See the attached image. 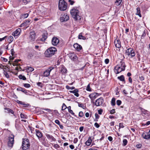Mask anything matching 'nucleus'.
Instances as JSON below:
<instances>
[{
  "mask_svg": "<svg viewBox=\"0 0 150 150\" xmlns=\"http://www.w3.org/2000/svg\"><path fill=\"white\" fill-rule=\"evenodd\" d=\"M14 136L11 134L8 138V146L10 147H12L14 144Z\"/></svg>",
  "mask_w": 150,
  "mask_h": 150,
  "instance_id": "obj_7",
  "label": "nucleus"
},
{
  "mask_svg": "<svg viewBox=\"0 0 150 150\" xmlns=\"http://www.w3.org/2000/svg\"><path fill=\"white\" fill-rule=\"evenodd\" d=\"M124 126L123 123H119V127L120 128H123Z\"/></svg>",
  "mask_w": 150,
  "mask_h": 150,
  "instance_id": "obj_55",
  "label": "nucleus"
},
{
  "mask_svg": "<svg viewBox=\"0 0 150 150\" xmlns=\"http://www.w3.org/2000/svg\"><path fill=\"white\" fill-rule=\"evenodd\" d=\"M116 103L117 105H120L121 104L122 102L120 100H117L116 101Z\"/></svg>",
  "mask_w": 150,
  "mask_h": 150,
  "instance_id": "obj_45",
  "label": "nucleus"
},
{
  "mask_svg": "<svg viewBox=\"0 0 150 150\" xmlns=\"http://www.w3.org/2000/svg\"><path fill=\"white\" fill-rule=\"evenodd\" d=\"M98 113L100 115H101L103 112L102 110L101 109H100L98 110Z\"/></svg>",
  "mask_w": 150,
  "mask_h": 150,
  "instance_id": "obj_59",
  "label": "nucleus"
},
{
  "mask_svg": "<svg viewBox=\"0 0 150 150\" xmlns=\"http://www.w3.org/2000/svg\"><path fill=\"white\" fill-rule=\"evenodd\" d=\"M125 54L131 58L132 57L135 55V53L134 50L131 48H128L126 50Z\"/></svg>",
  "mask_w": 150,
  "mask_h": 150,
  "instance_id": "obj_6",
  "label": "nucleus"
},
{
  "mask_svg": "<svg viewBox=\"0 0 150 150\" xmlns=\"http://www.w3.org/2000/svg\"><path fill=\"white\" fill-rule=\"evenodd\" d=\"M123 146H126L127 143V139H123Z\"/></svg>",
  "mask_w": 150,
  "mask_h": 150,
  "instance_id": "obj_39",
  "label": "nucleus"
},
{
  "mask_svg": "<svg viewBox=\"0 0 150 150\" xmlns=\"http://www.w3.org/2000/svg\"><path fill=\"white\" fill-rule=\"evenodd\" d=\"M30 21L29 20H26L24 22L26 25H28L29 24V23L30 22Z\"/></svg>",
  "mask_w": 150,
  "mask_h": 150,
  "instance_id": "obj_54",
  "label": "nucleus"
},
{
  "mask_svg": "<svg viewBox=\"0 0 150 150\" xmlns=\"http://www.w3.org/2000/svg\"><path fill=\"white\" fill-rule=\"evenodd\" d=\"M59 8L61 11H65L67 8V4L64 0H59Z\"/></svg>",
  "mask_w": 150,
  "mask_h": 150,
  "instance_id": "obj_4",
  "label": "nucleus"
},
{
  "mask_svg": "<svg viewBox=\"0 0 150 150\" xmlns=\"http://www.w3.org/2000/svg\"><path fill=\"white\" fill-rule=\"evenodd\" d=\"M115 98H113L111 101V104L112 106H115Z\"/></svg>",
  "mask_w": 150,
  "mask_h": 150,
  "instance_id": "obj_29",
  "label": "nucleus"
},
{
  "mask_svg": "<svg viewBox=\"0 0 150 150\" xmlns=\"http://www.w3.org/2000/svg\"><path fill=\"white\" fill-rule=\"evenodd\" d=\"M78 141V139L77 138H75L74 140V143H76Z\"/></svg>",
  "mask_w": 150,
  "mask_h": 150,
  "instance_id": "obj_62",
  "label": "nucleus"
},
{
  "mask_svg": "<svg viewBox=\"0 0 150 150\" xmlns=\"http://www.w3.org/2000/svg\"><path fill=\"white\" fill-rule=\"evenodd\" d=\"M1 60L5 62H6L8 61L7 59L3 57H1Z\"/></svg>",
  "mask_w": 150,
  "mask_h": 150,
  "instance_id": "obj_50",
  "label": "nucleus"
},
{
  "mask_svg": "<svg viewBox=\"0 0 150 150\" xmlns=\"http://www.w3.org/2000/svg\"><path fill=\"white\" fill-rule=\"evenodd\" d=\"M92 140L91 139V137H89L88 138V140L86 142V145L89 146L90 145L92 142Z\"/></svg>",
  "mask_w": 150,
  "mask_h": 150,
  "instance_id": "obj_27",
  "label": "nucleus"
},
{
  "mask_svg": "<svg viewBox=\"0 0 150 150\" xmlns=\"http://www.w3.org/2000/svg\"><path fill=\"white\" fill-rule=\"evenodd\" d=\"M17 90L18 91H21L26 95L28 94L27 91L25 89L21 87H19L17 89Z\"/></svg>",
  "mask_w": 150,
  "mask_h": 150,
  "instance_id": "obj_20",
  "label": "nucleus"
},
{
  "mask_svg": "<svg viewBox=\"0 0 150 150\" xmlns=\"http://www.w3.org/2000/svg\"><path fill=\"white\" fill-rule=\"evenodd\" d=\"M36 134L37 136L39 139L41 138L42 136V133L39 130L37 129H35Z\"/></svg>",
  "mask_w": 150,
  "mask_h": 150,
  "instance_id": "obj_19",
  "label": "nucleus"
},
{
  "mask_svg": "<svg viewBox=\"0 0 150 150\" xmlns=\"http://www.w3.org/2000/svg\"><path fill=\"white\" fill-rule=\"evenodd\" d=\"M122 1V0H116L115 3H117V5L119 6L120 5Z\"/></svg>",
  "mask_w": 150,
  "mask_h": 150,
  "instance_id": "obj_40",
  "label": "nucleus"
},
{
  "mask_svg": "<svg viewBox=\"0 0 150 150\" xmlns=\"http://www.w3.org/2000/svg\"><path fill=\"white\" fill-rule=\"evenodd\" d=\"M97 95V93H93L90 94L89 97L91 99H94L96 98Z\"/></svg>",
  "mask_w": 150,
  "mask_h": 150,
  "instance_id": "obj_21",
  "label": "nucleus"
},
{
  "mask_svg": "<svg viewBox=\"0 0 150 150\" xmlns=\"http://www.w3.org/2000/svg\"><path fill=\"white\" fill-rule=\"evenodd\" d=\"M117 66H120V67L121 68H124L125 69L126 66L125 62L122 61H121L119 64L117 65Z\"/></svg>",
  "mask_w": 150,
  "mask_h": 150,
  "instance_id": "obj_23",
  "label": "nucleus"
},
{
  "mask_svg": "<svg viewBox=\"0 0 150 150\" xmlns=\"http://www.w3.org/2000/svg\"><path fill=\"white\" fill-rule=\"evenodd\" d=\"M21 32V30L20 28L16 29L15 31L12 33V35L14 37L17 36L19 35Z\"/></svg>",
  "mask_w": 150,
  "mask_h": 150,
  "instance_id": "obj_17",
  "label": "nucleus"
},
{
  "mask_svg": "<svg viewBox=\"0 0 150 150\" xmlns=\"http://www.w3.org/2000/svg\"><path fill=\"white\" fill-rule=\"evenodd\" d=\"M86 90L88 91H91V88H90V85L88 84L86 88Z\"/></svg>",
  "mask_w": 150,
  "mask_h": 150,
  "instance_id": "obj_44",
  "label": "nucleus"
},
{
  "mask_svg": "<svg viewBox=\"0 0 150 150\" xmlns=\"http://www.w3.org/2000/svg\"><path fill=\"white\" fill-rule=\"evenodd\" d=\"M142 146V145L141 144H137L136 145L137 147L139 149L141 148Z\"/></svg>",
  "mask_w": 150,
  "mask_h": 150,
  "instance_id": "obj_58",
  "label": "nucleus"
},
{
  "mask_svg": "<svg viewBox=\"0 0 150 150\" xmlns=\"http://www.w3.org/2000/svg\"><path fill=\"white\" fill-rule=\"evenodd\" d=\"M115 112V109H112L110 111V113L111 114H113Z\"/></svg>",
  "mask_w": 150,
  "mask_h": 150,
  "instance_id": "obj_53",
  "label": "nucleus"
},
{
  "mask_svg": "<svg viewBox=\"0 0 150 150\" xmlns=\"http://www.w3.org/2000/svg\"><path fill=\"white\" fill-rule=\"evenodd\" d=\"M55 122L56 124H57V125H60V123L59 121L58 120H56L55 121Z\"/></svg>",
  "mask_w": 150,
  "mask_h": 150,
  "instance_id": "obj_56",
  "label": "nucleus"
},
{
  "mask_svg": "<svg viewBox=\"0 0 150 150\" xmlns=\"http://www.w3.org/2000/svg\"><path fill=\"white\" fill-rule=\"evenodd\" d=\"M54 146L55 149H56L59 148L60 147L59 145L57 144H54Z\"/></svg>",
  "mask_w": 150,
  "mask_h": 150,
  "instance_id": "obj_52",
  "label": "nucleus"
},
{
  "mask_svg": "<svg viewBox=\"0 0 150 150\" xmlns=\"http://www.w3.org/2000/svg\"><path fill=\"white\" fill-rule=\"evenodd\" d=\"M37 52L33 49L30 48L28 52L27 57L28 58L31 59L34 56L37 54Z\"/></svg>",
  "mask_w": 150,
  "mask_h": 150,
  "instance_id": "obj_5",
  "label": "nucleus"
},
{
  "mask_svg": "<svg viewBox=\"0 0 150 150\" xmlns=\"http://www.w3.org/2000/svg\"><path fill=\"white\" fill-rule=\"evenodd\" d=\"M27 69L29 70L30 72H32L34 70V68L31 67H28Z\"/></svg>",
  "mask_w": 150,
  "mask_h": 150,
  "instance_id": "obj_36",
  "label": "nucleus"
},
{
  "mask_svg": "<svg viewBox=\"0 0 150 150\" xmlns=\"http://www.w3.org/2000/svg\"><path fill=\"white\" fill-rule=\"evenodd\" d=\"M4 109L6 110L8 113H11L12 114L14 115V112L10 108H5Z\"/></svg>",
  "mask_w": 150,
  "mask_h": 150,
  "instance_id": "obj_28",
  "label": "nucleus"
},
{
  "mask_svg": "<svg viewBox=\"0 0 150 150\" xmlns=\"http://www.w3.org/2000/svg\"><path fill=\"white\" fill-rule=\"evenodd\" d=\"M69 58L72 60L76 61L77 59V57L76 55L74 53H69L68 54Z\"/></svg>",
  "mask_w": 150,
  "mask_h": 150,
  "instance_id": "obj_11",
  "label": "nucleus"
},
{
  "mask_svg": "<svg viewBox=\"0 0 150 150\" xmlns=\"http://www.w3.org/2000/svg\"><path fill=\"white\" fill-rule=\"evenodd\" d=\"M59 42L58 38H52V44L54 46L57 45Z\"/></svg>",
  "mask_w": 150,
  "mask_h": 150,
  "instance_id": "obj_16",
  "label": "nucleus"
},
{
  "mask_svg": "<svg viewBox=\"0 0 150 150\" xmlns=\"http://www.w3.org/2000/svg\"><path fill=\"white\" fill-rule=\"evenodd\" d=\"M68 1L71 5H73L75 3L74 1L72 0H68Z\"/></svg>",
  "mask_w": 150,
  "mask_h": 150,
  "instance_id": "obj_43",
  "label": "nucleus"
},
{
  "mask_svg": "<svg viewBox=\"0 0 150 150\" xmlns=\"http://www.w3.org/2000/svg\"><path fill=\"white\" fill-rule=\"evenodd\" d=\"M30 146L29 140L26 138L23 139L22 148L23 150H29Z\"/></svg>",
  "mask_w": 150,
  "mask_h": 150,
  "instance_id": "obj_3",
  "label": "nucleus"
},
{
  "mask_svg": "<svg viewBox=\"0 0 150 150\" xmlns=\"http://www.w3.org/2000/svg\"><path fill=\"white\" fill-rule=\"evenodd\" d=\"M114 44L115 47L118 48H120L121 47V42L119 38H116L114 41Z\"/></svg>",
  "mask_w": 150,
  "mask_h": 150,
  "instance_id": "obj_14",
  "label": "nucleus"
},
{
  "mask_svg": "<svg viewBox=\"0 0 150 150\" xmlns=\"http://www.w3.org/2000/svg\"><path fill=\"white\" fill-rule=\"evenodd\" d=\"M71 107L70 106L68 107V109L69 112L71 113V114L74 115V113L73 112V111L71 109Z\"/></svg>",
  "mask_w": 150,
  "mask_h": 150,
  "instance_id": "obj_37",
  "label": "nucleus"
},
{
  "mask_svg": "<svg viewBox=\"0 0 150 150\" xmlns=\"http://www.w3.org/2000/svg\"><path fill=\"white\" fill-rule=\"evenodd\" d=\"M70 13L72 17L75 20H80L81 19V17L79 15V11L78 9H72L71 10Z\"/></svg>",
  "mask_w": 150,
  "mask_h": 150,
  "instance_id": "obj_1",
  "label": "nucleus"
},
{
  "mask_svg": "<svg viewBox=\"0 0 150 150\" xmlns=\"http://www.w3.org/2000/svg\"><path fill=\"white\" fill-rule=\"evenodd\" d=\"M83 115V113L82 111H80L79 112V117H82Z\"/></svg>",
  "mask_w": 150,
  "mask_h": 150,
  "instance_id": "obj_51",
  "label": "nucleus"
},
{
  "mask_svg": "<svg viewBox=\"0 0 150 150\" xmlns=\"http://www.w3.org/2000/svg\"><path fill=\"white\" fill-rule=\"evenodd\" d=\"M67 108V107L66 106L65 104L64 103L63 104V105L62 106V110H65Z\"/></svg>",
  "mask_w": 150,
  "mask_h": 150,
  "instance_id": "obj_42",
  "label": "nucleus"
},
{
  "mask_svg": "<svg viewBox=\"0 0 150 150\" xmlns=\"http://www.w3.org/2000/svg\"><path fill=\"white\" fill-rule=\"evenodd\" d=\"M66 88L68 89H71V90H73L74 89L75 87H70L68 86H66Z\"/></svg>",
  "mask_w": 150,
  "mask_h": 150,
  "instance_id": "obj_41",
  "label": "nucleus"
},
{
  "mask_svg": "<svg viewBox=\"0 0 150 150\" xmlns=\"http://www.w3.org/2000/svg\"><path fill=\"white\" fill-rule=\"evenodd\" d=\"M35 33L34 31H33L30 33V38H35Z\"/></svg>",
  "mask_w": 150,
  "mask_h": 150,
  "instance_id": "obj_30",
  "label": "nucleus"
},
{
  "mask_svg": "<svg viewBox=\"0 0 150 150\" xmlns=\"http://www.w3.org/2000/svg\"><path fill=\"white\" fill-rule=\"evenodd\" d=\"M137 12L136 13V14L138 15L140 17H142V15L140 13V9L139 7H138L136 8Z\"/></svg>",
  "mask_w": 150,
  "mask_h": 150,
  "instance_id": "obj_24",
  "label": "nucleus"
},
{
  "mask_svg": "<svg viewBox=\"0 0 150 150\" xmlns=\"http://www.w3.org/2000/svg\"><path fill=\"white\" fill-rule=\"evenodd\" d=\"M45 135L47 139L50 140V142H55L56 141V139L52 135L47 133L45 134Z\"/></svg>",
  "mask_w": 150,
  "mask_h": 150,
  "instance_id": "obj_15",
  "label": "nucleus"
},
{
  "mask_svg": "<svg viewBox=\"0 0 150 150\" xmlns=\"http://www.w3.org/2000/svg\"><path fill=\"white\" fill-rule=\"evenodd\" d=\"M95 119L94 120L95 121H98V119L99 117V116L97 113L95 114Z\"/></svg>",
  "mask_w": 150,
  "mask_h": 150,
  "instance_id": "obj_35",
  "label": "nucleus"
},
{
  "mask_svg": "<svg viewBox=\"0 0 150 150\" xmlns=\"http://www.w3.org/2000/svg\"><path fill=\"white\" fill-rule=\"evenodd\" d=\"M112 138L111 136H109L108 137V140L110 141H112Z\"/></svg>",
  "mask_w": 150,
  "mask_h": 150,
  "instance_id": "obj_60",
  "label": "nucleus"
},
{
  "mask_svg": "<svg viewBox=\"0 0 150 150\" xmlns=\"http://www.w3.org/2000/svg\"><path fill=\"white\" fill-rule=\"evenodd\" d=\"M28 13H24L22 15V16H23L24 18H27L28 16Z\"/></svg>",
  "mask_w": 150,
  "mask_h": 150,
  "instance_id": "obj_46",
  "label": "nucleus"
},
{
  "mask_svg": "<svg viewBox=\"0 0 150 150\" xmlns=\"http://www.w3.org/2000/svg\"><path fill=\"white\" fill-rule=\"evenodd\" d=\"M103 102V100L102 98L98 99L96 101L95 105L96 106H99L101 105Z\"/></svg>",
  "mask_w": 150,
  "mask_h": 150,
  "instance_id": "obj_12",
  "label": "nucleus"
},
{
  "mask_svg": "<svg viewBox=\"0 0 150 150\" xmlns=\"http://www.w3.org/2000/svg\"><path fill=\"white\" fill-rule=\"evenodd\" d=\"M23 86L26 88H30L31 86L28 83H24L23 84Z\"/></svg>",
  "mask_w": 150,
  "mask_h": 150,
  "instance_id": "obj_38",
  "label": "nucleus"
},
{
  "mask_svg": "<svg viewBox=\"0 0 150 150\" xmlns=\"http://www.w3.org/2000/svg\"><path fill=\"white\" fill-rule=\"evenodd\" d=\"M117 79L120 81H122L124 82L125 83V78L123 75H122L120 76H118L117 77Z\"/></svg>",
  "mask_w": 150,
  "mask_h": 150,
  "instance_id": "obj_26",
  "label": "nucleus"
},
{
  "mask_svg": "<svg viewBox=\"0 0 150 150\" xmlns=\"http://www.w3.org/2000/svg\"><path fill=\"white\" fill-rule=\"evenodd\" d=\"M56 51V49L55 47H52L47 49L45 52V54L47 57H50L54 55Z\"/></svg>",
  "mask_w": 150,
  "mask_h": 150,
  "instance_id": "obj_2",
  "label": "nucleus"
},
{
  "mask_svg": "<svg viewBox=\"0 0 150 150\" xmlns=\"http://www.w3.org/2000/svg\"><path fill=\"white\" fill-rule=\"evenodd\" d=\"M125 70V68H121L120 67V66H116L114 69V71L116 74H118L121 72L122 71H124Z\"/></svg>",
  "mask_w": 150,
  "mask_h": 150,
  "instance_id": "obj_9",
  "label": "nucleus"
},
{
  "mask_svg": "<svg viewBox=\"0 0 150 150\" xmlns=\"http://www.w3.org/2000/svg\"><path fill=\"white\" fill-rule=\"evenodd\" d=\"M48 34L46 31H44L42 35V38H47Z\"/></svg>",
  "mask_w": 150,
  "mask_h": 150,
  "instance_id": "obj_34",
  "label": "nucleus"
},
{
  "mask_svg": "<svg viewBox=\"0 0 150 150\" xmlns=\"http://www.w3.org/2000/svg\"><path fill=\"white\" fill-rule=\"evenodd\" d=\"M84 127L83 126H81L79 128V130L80 132H82L83 131Z\"/></svg>",
  "mask_w": 150,
  "mask_h": 150,
  "instance_id": "obj_64",
  "label": "nucleus"
},
{
  "mask_svg": "<svg viewBox=\"0 0 150 150\" xmlns=\"http://www.w3.org/2000/svg\"><path fill=\"white\" fill-rule=\"evenodd\" d=\"M70 92L71 93H74V95L77 97H78L79 96V94L78 93L79 91L77 89H76L73 91H70Z\"/></svg>",
  "mask_w": 150,
  "mask_h": 150,
  "instance_id": "obj_22",
  "label": "nucleus"
},
{
  "mask_svg": "<svg viewBox=\"0 0 150 150\" xmlns=\"http://www.w3.org/2000/svg\"><path fill=\"white\" fill-rule=\"evenodd\" d=\"M59 68L60 69L59 70L60 72L62 74L67 73V69L64 65H61L59 67Z\"/></svg>",
  "mask_w": 150,
  "mask_h": 150,
  "instance_id": "obj_10",
  "label": "nucleus"
},
{
  "mask_svg": "<svg viewBox=\"0 0 150 150\" xmlns=\"http://www.w3.org/2000/svg\"><path fill=\"white\" fill-rule=\"evenodd\" d=\"M18 78L21 79H23V80H26V78L24 76H23L22 75H20L18 76Z\"/></svg>",
  "mask_w": 150,
  "mask_h": 150,
  "instance_id": "obj_31",
  "label": "nucleus"
},
{
  "mask_svg": "<svg viewBox=\"0 0 150 150\" xmlns=\"http://www.w3.org/2000/svg\"><path fill=\"white\" fill-rule=\"evenodd\" d=\"M4 74L6 78H8L10 77L9 75L7 73L6 71L4 70Z\"/></svg>",
  "mask_w": 150,
  "mask_h": 150,
  "instance_id": "obj_32",
  "label": "nucleus"
},
{
  "mask_svg": "<svg viewBox=\"0 0 150 150\" xmlns=\"http://www.w3.org/2000/svg\"><path fill=\"white\" fill-rule=\"evenodd\" d=\"M69 19V17L67 13L62 14L61 15L60 17V21L61 22H63L66 21Z\"/></svg>",
  "mask_w": 150,
  "mask_h": 150,
  "instance_id": "obj_8",
  "label": "nucleus"
},
{
  "mask_svg": "<svg viewBox=\"0 0 150 150\" xmlns=\"http://www.w3.org/2000/svg\"><path fill=\"white\" fill-rule=\"evenodd\" d=\"M78 106L79 107H80L83 109H84V106L81 103H79Z\"/></svg>",
  "mask_w": 150,
  "mask_h": 150,
  "instance_id": "obj_49",
  "label": "nucleus"
},
{
  "mask_svg": "<svg viewBox=\"0 0 150 150\" xmlns=\"http://www.w3.org/2000/svg\"><path fill=\"white\" fill-rule=\"evenodd\" d=\"M94 126L95 127L97 128L99 127H100L99 125L97 122H96L94 124Z\"/></svg>",
  "mask_w": 150,
  "mask_h": 150,
  "instance_id": "obj_57",
  "label": "nucleus"
},
{
  "mask_svg": "<svg viewBox=\"0 0 150 150\" xmlns=\"http://www.w3.org/2000/svg\"><path fill=\"white\" fill-rule=\"evenodd\" d=\"M105 62L106 64H108L109 62V60L108 59H105Z\"/></svg>",
  "mask_w": 150,
  "mask_h": 150,
  "instance_id": "obj_63",
  "label": "nucleus"
},
{
  "mask_svg": "<svg viewBox=\"0 0 150 150\" xmlns=\"http://www.w3.org/2000/svg\"><path fill=\"white\" fill-rule=\"evenodd\" d=\"M13 40V38H8L7 40L8 42L9 43L11 42Z\"/></svg>",
  "mask_w": 150,
  "mask_h": 150,
  "instance_id": "obj_47",
  "label": "nucleus"
},
{
  "mask_svg": "<svg viewBox=\"0 0 150 150\" xmlns=\"http://www.w3.org/2000/svg\"><path fill=\"white\" fill-rule=\"evenodd\" d=\"M101 136H102V137L100 139V141L102 140L104 138V137H105L104 135L103 134H101Z\"/></svg>",
  "mask_w": 150,
  "mask_h": 150,
  "instance_id": "obj_61",
  "label": "nucleus"
},
{
  "mask_svg": "<svg viewBox=\"0 0 150 150\" xmlns=\"http://www.w3.org/2000/svg\"><path fill=\"white\" fill-rule=\"evenodd\" d=\"M74 47L78 51L81 50L82 49V46L77 43H75L74 44Z\"/></svg>",
  "mask_w": 150,
  "mask_h": 150,
  "instance_id": "obj_18",
  "label": "nucleus"
},
{
  "mask_svg": "<svg viewBox=\"0 0 150 150\" xmlns=\"http://www.w3.org/2000/svg\"><path fill=\"white\" fill-rule=\"evenodd\" d=\"M37 85L39 86H40L41 88L42 87V83L40 82H38L37 83Z\"/></svg>",
  "mask_w": 150,
  "mask_h": 150,
  "instance_id": "obj_48",
  "label": "nucleus"
},
{
  "mask_svg": "<svg viewBox=\"0 0 150 150\" xmlns=\"http://www.w3.org/2000/svg\"><path fill=\"white\" fill-rule=\"evenodd\" d=\"M20 117L21 118L25 119L27 118V115H24V114H23L22 113H21V114H20Z\"/></svg>",
  "mask_w": 150,
  "mask_h": 150,
  "instance_id": "obj_33",
  "label": "nucleus"
},
{
  "mask_svg": "<svg viewBox=\"0 0 150 150\" xmlns=\"http://www.w3.org/2000/svg\"><path fill=\"white\" fill-rule=\"evenodd\" d=\"M54 69L52 67H50L47 69L43 73V76H48L50 75V72Z\"/></svg>",
  "mask_w": 150,
  "mask_h": 150,
  "instance_id": "obj_13",
  "label": "nucleus"
},
{
  "mask_svg": "<svg viewBox=\"0 0 150 150\" xmlns=\"http://www.w3.org/2000/svg\"><path fill=\"white\" fill-rule=\"evenodd\" d=\"M142 137L144 139H149L148 138L149 136L148 135V133H143L142 135Z\"/></svg>",
  "mask_w": 150,
  "mask_h": 150,
  "instance_id": "obj_25",
  "label": "nucleus"
}]
</instances>
